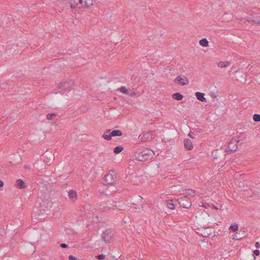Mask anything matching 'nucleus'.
I'll return each mask as SVG.
<instances>
[{
  "mask_svg": "<svg viewBox=\"0 0 260 260\" xmlns=\"http://www.w3.org/2000/svg\"><path fill=\"white\" fill-rule=\"evenodd\" d=\"M122 135V133L120 130L115 129L111 132L110 129H107L102 135V138L107 141H110L112 139V137H120Z\"/></svg>",
  "mask_w": 260,
  "mask_h": 260,
  "instance_id": "obj_1",
  "label": "nucleus"
},
{
  "mask_svg": "<svg viewBox=\"0 0 260 260\" xmlns=\"http://www.w3.org/2000/svg\"><path fill=\"white\" fill-rule=\"evenodd\" d=\"M151 150L149 149H144L141 152H136V158L140 161H145L150 157Z\"/></svg>",
  "mask_w": 260,
  "mask_h": 260,
  "instance_id": "obj_2",
  "label": "nucleus"
},
{
  "mask_svg": "<svg viewBox=\"0 0 260 260\" xmlns=\"http://www.w3.org/2000/svg\"><path fill=\"white\" fill-rule=\"evenodd\" d=\"M116 173L113 170L109 171V173L105 176L104 181L107 185H111L116 181Z\"/></svg>",
  "mask_w": 260,
  "mask_h": 260,
  "instance_id": "obj_3",
  "label": "nucleus"
},
{
  "mask_svg": "<svg viewBox=\"0 0 260 260\" xmlns=\"http://www.w3.org/2000/svg\"><path fill=\"white\" fill-rule=\"evenodd\" d=\"M113 236V231L111 229L106 230L102 234V239L106 243H110Z\"/></svg>",
  "mask_w": 260,
  "mask_h": 260,
  "instance_id": "obj_4",
  "label": "nucleus"
},
{
  "mask_svg": "<svg viewBox=\"0 0 260 260\" xmlns=\"http://www.w3.org/2000/svg\"><path fill=\"white\" fill-rule=\"evenodd\" d=\"M155 135V131L147 132L142 133L139 136V139L142 142H146L149 139H151L154 137Z\"/></svg>",
  "mask_w": 260,
  "mask_h": 260,
  "instance_id": "obj_5",
  "label": "nucleus"
},
{
  "mask_svg": "<svg viewBox=\"0 0 260 260\" xmlns=\"http://www.w3.org/2000/svg\"><path fill=\"white\" fill-rule=\"evenodd\" d=\"M178 203L181 207L184 208L188 209L191 206V201L187 196L179 198Z\"/></svg>",
  "mask_w": 260,
  "mask_h": 260,
  "instance_id": "obj_6",
  "label": "nucleus"
},
{
  "mask_svg": "<svg viewBox=\"0 0 260 260\" xmlns=\"http://www.w3.org/2000/svg\"><path fill=\"white\" fill-rule=\"evenodd\" d=\"M72 83L71 82H61L57 86V88L61 89L63 93L68 92L72 90Z\"/></svg>",
  "mask_w": 260,
  "mask_h": 260,
  "instance_id": "obj_7",
  "label": "nucleus"
},
{
  "mask_svg": "<svg viewBox=\"0 0 260 260\" xmlns=\"http://www.w3.org/2000/svg\"><path fill=\"white\" fill-rule=\"evenodd\" d=\"M174 82L181 85H185L188 84L189 81L184 76H178L174 79Z\"/></svg>",
  "mask_w": 260,
  "mask_h": 260,
  "instance_id": "obj_8",
  "label": "nucleus"
},
{
  "mask_svg": "<svg viewBox=\"0 0 260 260\" xmlns=\"http://www.w3.org/2000/svg\"><path fill=\"white\" fill-rule=\"evenodd\" d=\"M69 3L72 9H75L76 7L80 8L83 5V0H69Z\"/></svg>",
  "mask_w": 260,
  "mask_h": 260,
  "instance_id": "obj_9",
  "label": "nucleus"
},
{
  "mask_svg": "<svg viewBox=\"0 0 260 260\" xmlns=\"http://www.w3.org/2000/svg\"><path fill=\"white\" fill-rule=\"evenodd\" d=\"M184 144L185 148L188 150H190L193 148V145H192V142L189 139H184Z\"/></svg>",
  "mask_w": 260,
  "mask_h": 260,
  "instance_id": "obj_10",
  "label": "nucleus"
},
{
  "mask_svg": "<svg viewBox=\"0 0 260 260\" xmlns=\"http://www.w3.org/2000/svg\"><path fill=\"white\" fill-rule=\"evenodd\" d=\"M68 196L71 200L75 201L77 199V194L76 191L74 190H70L68 192Z\"/></svg>",
  "mask_w": 260,
  "mask_h": 260,
  "instance_id": "obj_11",
  "label": "nucleus"
},
{
  "mask_svg": "<svg viewBox=\"0 0 260 260\" xmlns=\"http://www.w3.org/2000/svg\"><path fill=\"white\" fill-rule=\"evenodd\" d=\"M246 20L250 22H253L255 24H259L260 19L257 18H255L254 16H250L247 17Z\"/></svg>",
  "mask_w": 260,
  "mask_h": 260,
  "instance_id": "obj_12",
  "label": "nucleus"
},
{
  "mask_svg": "<svg viewBox=\"0 0 260 260\" xmlns=\"http://www.w3.org/2000/svg\"><path fill=\"white\" fill-rule=\"evenodd\" d=\"M196 95L197 99L201 102H206V99L204 97L205 94L200 92H196Z\"/></svg>",
  "mask_w": 260,
  "mask_h": 260,
  "instance_id": "obj_13",
  "label": "nucleus"
},
{
  "mask_svg": "<svg viewBox=\"0 0 260 260\" xmlns=\"http://www.w3.org/2000/svg\"><path fill=\"white\" fill-rule=\"evenodd\" d=\"M93 4V0H84L83 1V5L82 7L88 8Z\"/></svg>",
  "mask_w": 260,
  "mask_h": 260,
  "instance_id": "obj_14",
  "label": "nucleus"
},
{
  "mask_svg": "<svg viewBox=\"0 0 260 260\" xmlns=\"http://www.w3.org/2000/svg\"><path fill=\"white\" fill-rule=\"evenodd\" d=\"M16 186L20 189L24 188L26 186L24 182L21 179H18L16 181Z\"/></svg>",
  "mask_w": 260,
  "mask_h": 260,
  "instance_id": "obj_15",
  "label": "nucleus"
},
{
  "mask_svg": "<svg viewBox=\"0 0 260 260\" xmlns=\"http://www.w3.org/2000/svg\"><path fill=\"white\" fill-rule=\"evenodd\" d=\"M183 96L180 93H175L172 95V98L177 101H181L182 100Z\"/></svg>",
  "mask_w": 260,
  "mask_h": 260,
  "instance_id": "obj_16",
  "label": "nucleus"
},
{
  "mask_svg": "<svg viewBox=\"0 0 260 260\" xmlns=\"http://www.w3.org/2000/svg\"><path fill=\"white\" fill-rule=\"evenodd\" d=\"M230 65L229 61H219L218 63V67L221 68L227 67Z\"/></svg>",
  "mask_w": 260,
  "mask_h": 260,
  "instance_id": "obj_17",
  "label": "nucleus"
},
{
  "mask_svg": "<svg viewBox=\"0 0 260 260\" xmlns=\"http://www.w3.org/2000/svg\"><path fill=\"white\" fill-rule=\"evenodd\" d=\"M199 43L203 47H207L208 46L209 42L206 38H204L200 41Z\"/></svg>",
  "mask_w": 260,
  "mask_h": 260,
  "instance_id": "obj_18",
  "label": "nucleus"
},
{
  "mask_svg": "<svg viewBox=\"0 0 260 260\" xmlns=\"http://www.w3.org/2000/svg\"><path fill=\"white\" fill-rule=\"evenodd\" d=\"M123 150V147L122 146H118L114 148L113 151L115 153L118 154L121 152Z\"/></svg>",
  "mask_w": 260,
  "mask_h": 260,
  "instance_id": "obj_19",
  "label": "nucleus"
},
{
  "mask_svg": "<svg viewBox=\"0 0 260 260\" xmlns=\"http://www.w3.org/2000/svg\"><path fill=\"white\" fill-rule=\"evenodd\" d=\"M238 229V225L236 223H232L229 228L230 230H232L233 232H236Z\"/></svg>",
  "mask_w": 260,
  "mask_h": 260,
  "instance_id": "obj_20",
  "label": "nucleus"
},
{
  "mask_svg": "<svg viewBox=\"0 0 260 260\" xmlns=\"http://www.w3.org/2000/svg\"><path fill=\"white\" fill-rule=\"evenodd\" d=\"M57 116V115L55 113H49L46 115V118L48 120L54 119Z\"/></svg>",
  "mask_w": 260,
  "mask_h": 260,
  "instance_id": "obj_21",
  "label": "nucleus"
},
{
  "mask_svg": "<svg viewBox=\"0 0 260 260\" xmlns=\"http://www.w3.org/2000/svg\"><path fill=\"white\" fill-rule=\"evenodd\" d=\"M167 206L170 209L173 210L175 209V205L173 203V200H169L167 202Z\"/></svg>",
  "mask_w": 260,
  "mask_h": 260,
  "instance_id": "obj_22",
  "label": "nucleus"
},
{
  "mask_svg": "<svg viewBox=\"0 0 260 260\" xmlns=\"http://www.w3.org/2000/svg\"><path fill=\"white\" fill-rule=\"evenodd\" d=\"M119 91L124 94L128 95L129 94L128 90L125 86H121L119 89Z\"/></svg>",
  "mask_w": 260,
  "mask_h": 260,
  "instance_id": "obj_23",
  "label": "nucleus"
},
{
  "mask_svg": "<svg viewBox=\"0 0 260 260\" xmlns=\"http://www.w3.org/2000/svg\"><path fill=\"white\" fill-rule=\"evenodd\" d=\"M253 119L255 122H259L260 121V115L255 114L253 116Z\"/></svg>",
  "mask_w": 260,
  "mask_h": 260,
  "instance_id": "obj_24",
  "label": "nucleus"
},
{
  "mask_svg": "<svg viewBox=\"0 0 260 260\" xmlns=\"http://www.w3.org/2000/svg\"><path fill=\"white\" fill-rule=\"evenodd\" d=\"M233 143L230 142L228 145V148L230 149L231 151H235L236 150L237 147L236 146L235 148L234 147H231V145H232Z\"/></svg>",
  "mask_w": 260,
  "mask_h": 260,
  "instance_id": "obj_25",
  "label": "nucleus"
},
{
  "mask_svg": "<svg viewBox=\"0 0 260 260\" xmlns=\"http://www.w3.org/2000/svg\"><path fill=\"white\" fill-rule=\"evenodd\" d=\"M113 207H116L117 208H118L120 210H122V208H120V206H117V205H116V202H115L114 201H113V203L111 204V206L110 207V208Z\"/></svg>",
  "mask_w": 260,
  "mask_h": 260,
  "instance_id": "obj_26",
  "label": "nucleus"
},
{
  "mask_svg": "<svg viewBox=\"0 0 260 260\" xmlns=\"http://www.w3.org/2000/svg\"><path fill=\"white\" fill-rule=\"evenodd\" d=\"M187 192H186L187 194L188 195L192 196L196 192V191L194 190H187Z\"/></svg>",
  "mask_w": 260,
  "mask_h": 260,
  "instance_id": "obj_27",
  "label": "nucleus"
},
{
  "mask_svg": "<svg viewBox=\"0 0 260 260\" xmlns=\"http://www.w3.org/2000/svg\"><path fill=\"white\" fill-rule=\"evenodd\" d=\"M259 250H255L253 251V259L254 260L255 259V257L254 256V255H256V256H258L259 255Z\"/></svg>",
  "mask_w": 260,
  "mask_h": 260,
  "instance_id": "obj_28",
  "label": "nucleus"
},
{
  "mask_svg": "<svg viewBox=\"0 0 260 260\" xmlns=\"http://www.w3.org/2000/svg\"><path fill=\"white\" fill-rule=\"evenodd\" d=\"M128 95L134 96L137 95V93L135 91H129V94H128Z\"/></svg>",
  "mask_w": 260,
  "mask_h": 260,
  "instance_id": "obj_29",
  "label": "nucleus"
},
{
  "mask_svg": "<svg viewBox=\"0 0 260 260\" xmlns=\"http://www.w3.org/2000/svg\"><path fill=\"white\" fill-rule=\"evenodd\" d=\"M105 255L103 254H100L97 256V258L99 260H103L105 258Z\"/></svg>",
  "mask_w": 260,
  "mask_h": 260,
  "instance_id": "obj_30",
  "label": "nucleus"
},
{
  "mask_svg": "<svg viewBox=\"0 0 260 260\" xmlns=\"http://www.w3.org/2000/svg\"><path fill=\"white\" fill-rule=\"evenodd\" d=\"M242 238V237H239L237 235H235V236H234L233 239L237 240L241 239Z\"/></svg>",
  "mask_w": 260,
  "mask_h": 260,
  "instance_id": "obj_31",
  "label": "nucleus"
},
{
  "mask_svg": "<svg viewBox=\"0 0 260 260\" xmlns=\"http://www.w3.org/2000/svg\"><path fill=\"white\" fill-rule=\"evenodd\" d=\"M69 260H77L76 257H74V256L71 255L69 256Z\"/></svg>",
  "mask_w": 260,
  "mask_h": 260,
  "instance_id": "obj_32",
  "label": "nucleus"
},
{
  "mask_svg": "<svg viewBox=\"0 0 260 260\" xmlns=\"http://www.w3.org/2000/svg\"><path fill=\"white\" fill-rule=\"evenodd\" d=\"M60 246L62 248H66L68 247V245L64 243H62L60 245Z\"/></svg>",
  "mask_w": 260,
  "mask_h": 260,
  "instance_id": "obj_33",
  "label": "nucleus"
},
{
  "mask_svg": "<svg viewBox=\"0 0 260 260\" xmlns=\"http://www.w3.org/2000/svg\"><path fill=\"white\" fill-rule=\"evenodd\" d=\"M255 246L256 248H259L260 247V244L257 242L255 244Z\"/></svg>",
  "mask_w": 260,
  "mask_h": 260,
  "instance_id": "obj_34",
  "label": "nucleus"
},
{
  "mask_svg": "<svg viewBox=\"0 0 260 260\" xmlns=\"http://www.w3.org/2000/svg\"><path fill=\"white\" fill-rule=\"evenodd\" d=\"M4 183L3 182V181H2V180H0V187H2L4 186Z\"/></svg>",
  "mask_w": 260,
  "mask_h": 260,
  "instance_id": "obj_35",
  "label": "nucleus"
},
{
  "mask_svg": "<svg viewBox=\"0 0 260 260\" xmlns=\"http://www.w3.org/2000/svg\"><path fill=\"white\" fill-rule=\"evenodd\" d=\"M213 208L215 209V210H218L219 209L217 207L214 206V205H213Z\"/></svg>",
  "mask_w": 260,
  "mask_h": 260,
  "instance_id": "obj_36",
  "label": "nucleus"
},
{
  "mask_svg": "<svg viewBox=\"0 0 260 260\" xmlns=\"http://www.w3.org/2000/svg\"><path fill=\"white\" fill-rule=\"evenodd\" d=\"M209 234H207V235H206V234L203 235L202 234L203 236H204V237H208L209 236Z\"/></svg>",
  "mask_w": 260,
  "mask_h": 260,
  "instance_id": "obj_37",
  "label": "nucleus"
},
{
  "mask_svg": "<svg viewBox=\"0 0 260 260\" xmlns=\"http://www.w3.org/2000/svg\"><path fill=\"white\" fill-rule=\"evenodd\" d=\"M188 136H189L190 137H191L192 139H193V138H194V137H192V136H191V134H188Z\"/></svg>",
  "mask_w": 260,
  "mask_h": 260,
  "instance_id": "obj_38",
  "label": "nucleus"
},
{
  "mask_svg": "<svg viewBox=\"0 0 260 260\" xmlns=\"http://www.w3.org/2000/svg\"><path fill=\"white\" fill-rule=\"evenodd\" d=\"M139 199L140 201L142 200V198L141 196H139Z\"/></svg>",
  "mask_w": 260,
  "mask_h": 260,
  "instance_id": "obj_39",
  "label": "nucleus"
},
{
  "mask_svg": "<svg viewBox=\"0 0 260 260\" xmlns=\"http://www.w3.org/2000/svg\"><path fill=\"white\" fill-rule=\"evenodd\" d=\"M141 208H142V209H143V208H144V206H143V205H142V206H141Z\"/></svg>",
  "mask_w": 260,
  "mask_h": 260,
  "instance_id": "obj_40",
  "label": "nucleus"
}]
</instances>
